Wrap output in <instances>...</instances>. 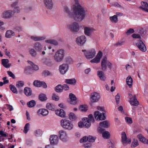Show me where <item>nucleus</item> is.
<instances>
[{
  "label": "nucleus",
  "instance_id": "nucleus-1",
  "mask_svg": "<svg viewBox=\"0 0 148 148\" xmlns=\"http://www.w3.org/2000/svg\"><path fill=\"white\" fill-rule=\"evenodd\" d=\"M75 3L72 8V12H70V8L67 6H64V12L70 17H72L77 21H81L86 15L84 8L78 3V0H74Z\"/></svg>",
  "mask_w": 148,
  "mask_h": 148
},
{
  "label": "nucleus",
  "instance_id": "nucleus-2",
  "mask_svg": "<svg viewBox=\"0 0 148 148\" xmlns=\"http://www.w3.org/2000/svg\"><path fill=\"white\" fill-rule=\"evenodd\" d=\"M64 51L61 49L57 50L54 56V60L57 62H59L63 59L64 55Z\"/></svg>",
  "mask_w": 148,
  "mask_h": 148
},
{
  "label": "nucleus",
  "instance_id": "nucleus-3",
  "mask_svg": "<svg viewBox=\"0 0 148 148\" xmlns=\"http://www.w3.org/2000/svg\"><path fill=\"white\" fill-rule=\"evenodd\" d=\"M101 66L102 70L105 71L107 69V66L111 70L112 67V64L107 60L106 57H104L101 60Z\"/></svg>",
  "mask_w": 148,
  "mask_h": 148
},
{
  "label": "nucleus",
  "instance_id": "nucleus-4",
  "mask_svg": "<svg viewBox=\"0 0 148 148\" xmlns=\"http://www.w3.org/2000/svg\"><path fill=\"white\" fill-rule=\"evenodd\" d=\"M60 123L61 126L65 130H70L73 128V125L72 123L68 120L62 119Z\"/></svg>",
  "mask_w": 148,
  "mask_h": 148
},
{
  "label": "nucleus",
  "instance_id": "nucleus-5",
  "mask_svg": "<svg viewBox=\"0 0 148 148\" xmlns=\"http://www.w3.org/2000/svg\"><path fill=\"white\" fill-rule=\"evenodd\" d=\"M82 120L83 121L84 127L86 128H88L90 126L91 122H94L95 121V119L92 114H89L88 118H83Z\"/></svg>",
  "mask_w": 148,
  "mask_h": 148
},
{
  "label": "nucleus",
  "instance_id": "nucleus-6",
  "mask_svg": "<svg viewBox=\"0 0 148 148\" xmlns=\"http://www.w3.org/2000/svg\"><path fill=\"white\" fill-rule=\"evenodd\" d=\"M82 51L84 52V55L87 59L94 58L96 54V51L94 49H92L89 51L83 49Z\"/></svg>",
  "mask_w": 148,
  "mask_h": 148
},
{
  "label": "nucleus",
  "instance_id": "nucleus-7",
  "mask_svg": "<svg viewBox=\"0 0 148 148\" xmlns=\"http://www.w3.org/2000/svg\"><path fill=\"white\" fill-rule=\"evenodd\" d=\"M69 29L72 32H76L79 31V26L77 22H74L68 26Z\"/></svg>",
  "mask_w": 148,
  "mask_h": 148
},
{
  "label": "nucleus",
  "instance_id": "nucleus-8",
  "mask_svg": "<svg viewBox=\"0 0 148 148\" xmlns=\"http://www.w3.org/2000/svg\"><path fill=\"white\" fill-rule=\"evenodd\" d=\"M94 116L95 119L98 121L104 120L106 119L105 113L103 112L101 113L99 111L94 112Z\"/></svg>",
  "mask_w": 148,
  "mask_h": 148
},
{
  "label": "nucleus",
  "instance_id": "nucleus-9",
  "mask_svg": "<svg viewBox=\"0 0 148 148\" xmlns=\"http://www.w3.org/2000/svg\"><path fill=\"white\" fill-rule=\"evenodd\" d=\"M97 132L99 133L102 134L103 137L105 139H108L110 138V133L101 127H98L97 129Z\"/></svg>",
  "mask_w": 148,
  "mask_h": 148
},
{
  "label": "nucleus",
  "instance_id": "nucleus-10",
  "mask_svg": "<svg viewBox=\"0 0 148 148\" xmlns=\"http://www.w3.org/2000/svg\"><path fill=\"white\" fill-rule=\"evenodd\" d=\"M58 135L62 141L66 142L68 140L67 134L65 131L60 130L59 131Z\"/></svg>",
  "mask_w": 148,
  "mask_h": 148
},
{
  "label": "nucleus",
  "instance_id": "nucleus-11",
  "mask_svg": "<svg viewBox=\"0 0 148 148\" xmlns=\"http://www.w3.org/2000/svg\"><path fill=\"white\" fill-rule=\"evenodd\" d=\"M13 15L12 11L10 10L4 11L1 14V17L4 19H9L12 18Z\"/></svg>",
  "mask_w": 148,
  "mask_h": 148
},
{
  "label": "nucleus",
  "instance_id": "nucleus-12",
  "mask_svg": "<svg viewBox=\"0 0 148 148\" xmlns=\"http://www.w3.org/2000/svg\"><path fill=\"white\" fill-rule=\"evenodd\" d=\"M86 40V37L84 36H82L77 37L76 40L77 44L79 45L82 46L85 43Z\"/></svg>",
  "mask_w": 148,
  "mask_h": 148
},
{
  "label": "nucleus",
  "instance_id": "nucleus-13",
  "mask_svg": "<svg viewBox=\"0 0 148 148\" xmlns=\"http://www.w3.org/2000/svg\"><path fill=\"white\" fill-rule=\"evenodd\" d=\"M49 141L51 145H56L58 143L59 139L57 135H53L50 136Z\"/></svg>",
  "mask_w": 148,
  "mask_h": 148
},
{
  "label": "nucleus",
  "instance_id": "nucleus-14",
  "mask_svg": "<svg viewBox=\"0 0 148 148\" xmlns=\"http://www.w3.org/2000/svg\"><path fill=\"white\" fill-rule=\"evenodd\" d=\"M69 66L66 64H63L59 66V71L62 74H65L69 69Z\"/></svg>",
  "mask_w": 148,
  "mask_h": 148
},
{
  "label": "nucleus",
  "instance_id": "nucleus-15",
  "mask_svg": "<svg viewBox=\"0 0 148 148\" xmlns=\"http://www.w3.org/2000/svg\"><path fill=\"white\" fill-rule=\"evenodd\" d=\"M136 45L141 51L145 52L146 51L147 49L145 45L141 40H138L136 43Z\"/></svg>",
  "mask_w": 148,
  "mask_h": 148
},
{
  "label": "nucleus",
  "instance_id": "nucleus-16",
  "mask_svg": "<svg viewBox=\"0 0 148 148\" xmlns=\"http://www.w3.org/2000/svg\"><path fill=\"white\" fill-rule=\"evenodd\" d=\"M132 95L131 94H129V96L130 98V100L129 101L130 104L132 106H137L139 104V103L137 101L135 95H134V96L132 97Z\"/></svg>",
  "mask_w": 148,
  "mask_h": 148
},
{
  "label": "nucleus",
  "instance_id": "nucleus-17",
  "mask_svg": "<svg viewBox=\"0 0 148 148\" xmlns=\"http://www.w3.org/2000/svg\"><path fill=\"white\" fill-rule=\"evenodd\" d=\"M100 97L99 95L97 92H95L91 94L90 97V100L92 102L94 103L97 102Z\"/></svg>",
  "mask_w": 148,
  "mask_h": 148
},
{
  "label": "nucleus",
  "instance_id": "nucleus-18",
  "mask_svg": "<svg viewBox=\"0 0 148 148\" xmlns=\"http://www.w3.org/2000/svg\"><path fill=\"white\" fill-rule=\"evenodd\" d=\"M43 2L47 9L51 10L53 8V5L52 0H43Z\"/></svg>",
  "mask_w": 148,
  "mask_h": 148
},
{
  "label": "nucleus",
  "instance_id": "nucleus-19",
  "mask_svg": "<svg viewBox=\"0 0 148 148\" xmlns=\"http://www.w3.org/2000/svg\"><path fill=\"white\" fill-rule=\"evenodd\" d=\"M102 56V53L99 51L96 57L93 59L91 60H90V62L92 63H99L100 61V59Z\"/></svg>",
  "mask_w": 148,
  "mask_h": 148
},
{
  "label": "nucleus",
  "instance_id": "nucleus-20",
  "mask_svg": "<svg viewBox=\"0 0 148 148\" xmlns=\"http://www.w3.org/2000/svg\"><path fill=\"white\" fill-rule=\"evenodd\" d=\"M84 29L85 34L88 36H90L91 34L95 31L94 28L87 27H84Z\"/></svg>",
  "mask_w": 148,
  "mask_h": 148
},
{
  "label": "nucleus",
  "instance_id": "nucleus-21",
  "mask_svg": "<svg viewBox=\"0 0 148 148\" xmlns=\"http://www.w3.org/2000/svg\"><path fill=\"white\" fill-rule=\"evenodd\" d=\"M43 47L40 43L37 42L34 44V47L37 51L40 52L42 49Z\"/></svg>",
  "mask_w": 148,
  "mask_h": 148
},
{
  "label": "nucleus",
  "instance_id": "nucleus-22",
  "mask_svg": "<svg viewBox=\"0 0 148 148\" xmlns=\"http://www.w3.org/2000/svg\"><path fill=\"white\" fill-rule=\"evenodd\" d=\"M69 97L71 100L70 101L71 104L74 105L77 103V99L74 95L71 93L69 95Z\"/></svg>",
  "mask_w": 148,
  "mask_h": 148
},
{
  "label": "nucleus",
  "instance_id": "nucleus-23",
  "mask_svg": "<svg viewBox=\"0 0 148 148\" xmlns=\"http://www.w3.org/2000/svg\"><path fill=\"white\" fill-rule=\"evenodd\" d=\"M97 75L100 79L102 81H105L106 77L104 73L102 71H98L97 72Z\"/></svg>",
  "mask_w": 148,
  "mask_h": 148
},
{
  "label": "nucleus",
  "instance_id": "nucleus-24",
  "mask_svg": "<svg viewBox=\"0 0 148 148\" xmlns=\"http://www.w3.org/2000/svg\"><path fill=\"white\" fill-rule=\"evenodd\" d=\"M142 6L140 8L145 12H148V4L146 2L142 1L141 3Z\"/></svg>",
  "mask_w": 148,
  "mask_h": 148
},
{
  "label": "nucleus",
  "instance_id": "nucleus-25",
  "mask_svg": "<svg viewBox=\"0 0 148 148\" xmlns=\"http://www.w3.org/2000/svg\"><path fill=\"white\" fill-rule=\"evenodd\" d=\"M37 113L43 116L47 115L49 113L48 111L45 109H40L37 111Z\"/></svg>",
  "mask_w": 148,
  "mask_h": 148
},
{
  "label": "nucleus",
  "instance_id": "nucleus-26",
  "mask_svg": "<svg viewBox=\"0 0 148 148\" xmlns=\"http://www.w3.org/2000/svg\"><path fill=\"white\" fill-rule=\"evenodd\" d=\"M122 142L123 145L125 146L127 145V139L126 134L125 132H123L122 133Z\"/></svg>",
  "mask_w": 148,
  "mask_h": 148
},
{
  "label": "nucleus",
  "instance_id": "nucleus-27",
  "mask_svg": "<svg viewBox=\"0 0 148 148\" xmlns=\"http://www.w3.org/2000/svg\"><path fill=\"white\" fill-rule=\"evenodd\" d=\"M2 64L6 68H9L10 66V64L8 63L9 62L8 59H3L1 60Z\"/></svg>",
  "mask_w": 148,
  "mask_h": 148
},
{
  "label": "nucleus",
  "instance_id": "nucleus-28",
  "mask_svg": "<svg viewBox=\"0 0 148 148\" xmlns=\"http://www.w3.org/2000/svg\"><path fill=\"white\" fill-rule=\"evenodd\" d=\"M24 93L27 97L30 96L32 94V90L31 88L28 87H26L24 89Z\"/></svg>",
  "mask_w": 148,
  "mask_h": 148
},
{
  "label": "nucleus",
  "instance_id": "nucleus-29",
  "mask_svg": "<svg viewBox=\"0 0 148 148\" xmlns=\"http://www.w3.org/2000/svg\"><path fill=\"white\" fill-rule=\"evenodd\" d=\"M137 137L140 141L144 143L148 144V140L146 139L142 134H139L138 135Z\"/></svg>",
  "mask_w": 148,
  "mask_h": 148
},
{
  "label": "nucleus",
  "instance_id": "nucleus-30",
  "mask_svg": "<svg viewBox=\"0 0 148 148\" xmlns=\"http://www.w3.org/2000/svg\"><path fill=\"white\" fill-rule=\"evenodd\" d=\"M55 112L57 115L60 117H64L65 116V113L63 109H60V110H56Z\"/></svg>",
  "mask_w": 148,
  "mask_h": 148
},
{
  "label": "nucleus",
  "instance_id": "nucleus-31",
  "mask_svg": "<svg viewBox=\"0 0 148 148\" xmlns=\"http://www.w3.org/2000/svg\"><path fill=\"white\" fill-rule=\"evenodd\" d=\"M30 38L35 41L42 40H45V36H31Z\"/></svg>",
  "mask_w": 148,
  "mask_h": 148
},
{
  "label": "nucleus",
  "instance_id": "nucleus-32",
  "mask_svg": "<svg viewBox=\"0 0 148 148\" xmlns=\"http://www.w3.org/2000/svg\"><path fill=\"white\" fill-rule=\"evenodd\" d=\"M15 34L14 32L11 30H8L6 32L5 34V37L7 38H10L14 36Z\"/></svg>",
  "mask_w": 148,
  "mask_h": 148
},
{
  "label": "nucleus",
  "instance_id": "nucleus-33",
  "mask_svg": "<svg viewBox=\"0 0 148 148\" xmlns=\"http://www.w3.org/2000/svg\"><path fill=\"white\" fill-rule=\"evenodd\" d=\"M65 82L67 84L75 85L76 82V80L74 78L66 79L65 80Z\"/></svg>",
  "mask_w": 148,
  "mask_h": 148
},
{
  "label": "nucleus",
  "instance_id": "nucleus-34",
  "mask_svg": "<svg viewBox=\"0 0 148 148\" xmlns=\"http://www.w3.org/2000/svg\"><path fill=\"white\" fill-rule=\"evenodd\" d=\"M126 83L130 88H131L133 80L130 76H129L126 80Z\"/></svg>",
  "mask_w": 148,
  "mask_h": 148
},
{
  "label": "nucleus",
  "instance_id": "nucleus-35",
  "mask_svg": "<svg viewBox=\"0 0 148 148\" xmlns=\"http://www.w3.org/2000/svg\"><path fill=\"white\" fill-rule=\"evenodd\" d=\"M99 125L100 126L103 127L105 128H108L109 127V124L107 121L100 122Z\"/></svg>",
  "mask_w": 148,
  "mask_h": 148
},
{
  "label": "nucleus",
  "instance_id": "nucleus-36",
  "mask_svg": "<svg viewBox=\"0 0 148 148\" xmlns=\"http://www.w3.org/2000/svg\"><path fill=\"white\" fill-rule=\"evenodd\" d=\"M46 108L49 110L54 111L55 110V106L52 103H48L47 104Z\"/></svg>",
  "mask_w": 148,
  "mask_h": 148
},
{
  "label": "nucleus",
  "instance_id": "nucleus-37",
  "mask_svg": "<svg viewBox=\"0 0 148 148\" xmlns=\"http://www.w3.org/2000/svg\"><path fill=\"white\" fill-rule=\"evenodd\" d=\"M46 42L53 44L54 45H58V42L56 40L54 39H48L45 40Z\"/></svg>",
  "mask_w": 148,
  "mask_h": 148
},
{
  "label": "nucleus",
  "instance_id": "nucleus-38",
  "mask_svg": "<svg viewBox=\"0 0 148 148\" xmlns=\"http://www.w3.org/2000/svg\"><path fill=\"white\" fill-rule=\"evenodd\" d=\"M109 19L110 21L112 23H116L118 21V18L116 15H114L110 16Z\"/></svg>",
  "mask_w": 148,
  "mask_h": 148
},
{
  "label": "nucleus",
  "instance_id": "nucleus-39",
  "mask_svg": "<svg viewBox=\"0 0 148 148\" xmlns=\"http://www.w3.org/2000/svg\"><path fill=\"white\" fill-rule=\"evenodd\" d=\"M47 99V97H46V95L45 94L41 93L39 96V99L41 101H45Z\"/></svg>",
  "mask_w": 148,
  "mask_h": 148
},
{
  "label": "nucleus",
  "instance_id": "nucleus-40",
  "mask_svg": "<svg viewBox=\"0 0 148 148\" xmlns=\"http://www.w3.org/2000/svg\"><path fill=\"white\" fill-rule=\"evenodd\" d=\"M36 104V102L34 100H32L27 103V106L29 108H32L34 107Z\"/></svg>",
  "mask_w": 148,
  "mask_h": 148
},
{
  "label": "nucleus",
  "instance_id": "nucleus-41",
  "mask_svg": "<svg viewBox=\"0 0 148 148\" xmlns=\"http://www.w3.org/2000/svg\"><path fill=\"white\" fill-rule=\"evenodd\" d=\"M42 62L47 66H51L52 65L51 62L49 59H44L42 60Z\"/></svg>",
  "mask_w": 148,
  "mask_h": 148
},
{
  "label": "nucleus",
  "instance_id": "nucleus-42",
  "mask_svg": "<svg viewBox=\"0 0 148 148\" xmlns=\"http://www.w3.org/2000/svg\"><path fill=\"white\" fill-rule=\"evenodd\" d=\"M88 107L86 105H81L80 106L79 109L80 111L83 112H86L88 110Z\"/></svg>",
  "mask_w": 148,
  "mask_h": 148
},
{
  "label": "nucleus",
  "instance_id": "nucleus-43",
  "mask_svg": "<svg viewBox=\"0 0 148 148\" xmlns=\"http://www.w3.org/2000/svg\"><path fill=\"white\" fill-rule=\"evenodd\" d=\"M28 62L32 66L33 70L37 71L38 69V66L35 65L31 61H28Z\"/></svg>",
  "mask_w": 148,
  "mask_h": 148
},
{
  "label": "nucleus",
  "instance_id": "nucleus-44",
  "mask_svg": "<svg viewBox=\"0 0 148 148\" xmlns=\"http://www.w3.org/2000/svg\"><path fill=\"white\" fill-rule=\"evenodd\" d=\"M30 125L29 123H26L24 127L23 132L25 134H27L29 130Z\"/></svg>",
  "mask_w": 148,
  "mask_h": 148
},
{
  "label": "nucleus",
  "instance_id": "nucleus-45",
  "mask_svg": "<svg viewBox=\"0 0 148 148\" xmlns=\"http://www.w3.org/2000/svg\"><path fill=\"white\" fill-rule=\"evenodd\" d=\"M9 86L10 89L12 92L15 94L18 93V91L14 85H10Z\"/></svg>",
  "mask_w": 148,
  "mask_h": 148
},
{
  "label": "nucleus",
  "instance_id": "nucleus-46",
  "mask_svg": "<svg viewBox=\"0 0 148 148\" xmlns=\"http://www.w3.org/2000/svg\"><path fill=\"white\" fill-rule=\"evenodd\" d=\"M24 85V83L23 81H19L17 82L16 86L18 88H19L23 86Z\"/></svg>",
  "mask_w": 148,
  "mask_h": 148
},
{
  "label": "nucleus",
  "instance_id": "nucleus-47",
  "mask_svg": "<svg viewBox=\"0 0 148 148\" xmlns=\"http://www.w3.org/2000/svg\"><path fill=\"white\" fill-rule=\"evenodd\" d=\"M55 91L58 92H62V87L60 85H58L55 87Z\"/></svg>",
  "mask_w": 148,
  "mask_h": 148
},
{
  "label": "nucleus",
  "instance_id": "nucleus-48",
  "mask_svg": "<svg viewBox=\"0 0 148 148\" xmlns=\"http://www.w3.org/2000/svg\"><path fill=\"white\" fill-rule=\"evenodd\" d=\"M42 83V82L39 80H35L33 82V85L34 86L37 87H40L41 86V84Z\"/></svg>",
  "mask_w": 148,
  "mask_h": 148
},
{
  "label": "nucleus",
  "instance_id": "nucleus-49",
  "mask_svg": "<svg viewBox=\"0 0 148 148\" xmlns=\"http://www.w3.org/2000/svg\"><path fill=\"white\" fill-rule=\"evenodd\" d=\"M34 135L37 137H39L41 136L42 134V132L40 130H36L34 132Z\"/></svg>",
  "mask_w": 148,
  "mask_h": 148
},
{
  "label": "nucleus",
  "instance_id": "nucleus-50",
  "mask_svg": "<svg viewBox=\"0 0 148 148\" xmlns=\"http://www.w3.org/2000/svg\"><path fill=\"white\" fill-rule=\"evenodd\" d=\"M139 145L138 141L137 140L134 139L133 141L132 142L131 147H134L138 145Z\"/></svg>",
  "mask_w": 148,
  "mask_h": 148
},
{
  "label": "nucleus",
  "instance_id": "nucleus-51",
  "mask_svg": "<svg viewBox=\"0 0 148 148\" xmlns=\"http://www.w3.org/2000/svg\"><path fill=\"white\" fill-rule=\"evenodd\" d=\"M88 141L89 142H94L96 139L95 137H94L91 136H89L88 137Z\"/></svg>",
  "mask_w": 148,
  "mask_h": 148
},
{
  "label": "nucleus",
  "instance_id": "nucleus-52",
  "mask_svg": "<svg viewBox=\"0 0 148 148\" xmlns=\"http://www.w3.org/2000/svg\"><path fill=\"white\" fill-rule=\"evenodd\" d=\"M29 53L32 56L35 57L36 55V51L33 49H31L29 50Z\"/></svg>",
  "mask_w": 148,
  "mask_h": 148
},
{
  "label": "nucleus",
  "instance_id": "nucleus-53",
  "mask_svg": "<svg viewBox=\"0 0 148 148\" xmlns=\"http://www.w3.org/2000/svg\"><path fill=\"white\" fill-rule=\"evenodd\" d=\"M126 122L129 124H131L132 123V119L129 117H126L125 118Z\"/></svg>",
  "mask_w": 148,
  "mask_h": 148
},
{
  "label": "nucleus",
  "instance_id": "nucleus-54",
  "mask_svg": "<svg viewBox=\"0 0 148 148\" xmlns=\"http://www.w3.org/2000/svg\"><path fill=\"white\" fill-rule=\"evenodd\" d=\"M43 75L45 76H47L49 75H51V76L52 75V74L49 71L47 70H45L44 71L43 73Z\"/></svg>",
  "mask_w": 148,
  "mask_h": 148
},
{
  "label": "nucleus",
  "instance_id": "nucleus-55",
  "mask_svg": "<svg viewBox=\"0 0 148 148\" xmlns=\"http://www.w3.org/2000/svg\"><path fill=\"white\" fill-rule=\"evenodd\" d=\"M20 8L18 6L15 7L13 10V12L15 13H19L20 12Z\"/></svg>",
  "mask_w": 148,
  "mask_h": 148
},
{
  "label": "nucleus",
  "instance_id": "nucleus-56",
  "mask_svg": "<svg viewBox=\"0 0 148 148\" xmlns=\"http://www.w3.org/2000/svg\"><path fill=\"white\" fill-rule=\"evenodd\" d=\"M69 119L71 120H74L75 119V114L71 112L69 115Z\"/></svg>",
  "mask_w": 148,
  "mask_h": 148
},
{
  "label": "nucleus",
  "instance_id": "nucleus-57",
  "mask_svg": "<svg viewBox=\"0 0 148 148\" xmlns=\"http://www.w3.org/2000/svg\"><path fill=\"white\" fill-rule=\"evenodd\" d=\"M134 30L133 29L130 28L127 30L125 33L127 35H129L131 34L134 33Z\"/></svg>",
  "mask_w": 148,
  "mask_h": 148
},
{
  "label": "nucleus",
  "instance_id": "nucleus-58",
  "mask_svg": "<svg viewBox=\"0 0 148 148\" xmlns=\"http://www.w3.org/2000/svg\"><path fill=\"white\" fill-rule=\"evenodd\" d=\"M88 137L84 136L80 140L79 142L80 143H82L87 141L88 140Z\"/></svg>",
  "mask_w": 148,
  "mask_h": 148
},
{
  "label": "nucleus",
  "instance_id": "nucleus-59",
  "mask_svg": "<svg viewBox=\"0 0 148 148\" xmlns=\"http://www.w3.org/2000/svg\"><path fill=\"white\" fill-rule=\"evenodd\" d=\"M6 132H4L3 130L0 131V135L1 137H7L8 136Z\"/></svg>",
  "mask_w": 148,
  "mask_h": 148
},
{
  "label": "nucleus",
  "instance_id": "nucleus-60",
  "mask_svg": "<svg viewBox=\"0 0 148 148\" xmlns=\"http://www.w3.org/2000/svg\"><path fill=\"white\" fill-rule=\"evenodd\" d=\"M7 72L8 74L10 77H11L13 79H14L15 78V75L11 71H8Z\"/></svg>",
  "mask_w": 148,
  "mask_h": 148
},
{
  "label": "nucleus",
  "instance_id": "nucleus-61",
  "mask_svg": "<svg viewBox=\"0 0 148 148\" xmlns=\"http://www.w3.org/2000/svg\"><path fill=\"white\" fill-rule=\"evenodd\" d=\"M62 90H64L65 91L68 90L69 89V86L66 84H64L62 86Z\"/></svg>",
  "mask_w": 148,
  "mask_h": 148
},
{
  "label": "nucleus",
  "instance_id": "nucleus-62",
  "mask_svg": "<svg viewBox=\"0 0 148 148\" xmlns=\"http://www.w3.org/2000/svg\"><path fill=\"white\" fill-rule=\"evenodd\" d=\"M108 145L109 146L108 148H114V144L110 140L108 141Z\"/></svg>",
  "mask_w": 148,
  "mask_h": 148
},
{
  "label": "nucleus",
  "instance_id": "nucleus-63",
  "mask_svg": "<svg viewBox=\"0 0 148 148\" xmlns=\"http://www.w3.org/2000/svg\"><path fill=\"white\" fill-rule=\"evenodd\" d=\"M85 148H90L92 147L91 144L89 143H87L84 145Z\"/></svg>",
  "mask_w": 148,
  "mask_h": 148
},
{
  "label": "nucleus",
  "instance_id": "nucleus-64",
  "mask_svg": "<svg viewBox=\"0 0 148 148\" xmlns=\"http://www.w3.org/2000/svg\"><path fill=\"white\" fill-rule=\"evenodd\" d=\"M5 106L7 107V109H8L9 111H11L13 110L14 109L12 106L7 104H6Z\"/></svg>",
  "mask_w": 148,
  "mask_h": 148
}]
</instances>
